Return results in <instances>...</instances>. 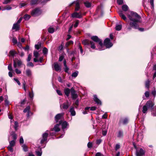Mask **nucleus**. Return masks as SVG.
Wrapping results in <instances>:
<instances>
[{
    "instance_id": "de8ad7c7",
    "label": "nucleus",
    "mask_w": 156,
    "mask_h": 156,
    "mask_svg": "<svg viewBox=\"0 0 156 156\" xmlns=\"http://www.w3.org/2000/svg\"><path fill=\"white\" fill-rule=\"evenodd\" d=\"M144 94L146 98H148L150 96V93L149 91H147Z\"/></svg>"
},
{
    "instance_id": "ea45409f",
    "label": "nucleus",
    "mask_w": 156,
    "mask_h": 156,
    "mask_svg": "<svg viewBox=\"0 0 156 156\" xmlns=\"http://www.w3.org/2000/svg\"><path fill=\"white\" fill-rule=\"evenodd\" d=\"M54 29L52 27H50L48 29V31L51 33H53L54 31Z\"/></svg>"
},
{
    "instance_id": "ddd939ff",
    "label": "nucleus",
    "mask_w": 156,
    "mask_h": 156,
    "mask_svg": "<svg viewBox=\"0 0 156 156\" xmlns=\"http://www.w3.org/2000/svg\"><path fill=\"white\" fill-rule=\"evenodd\" d=\"M72 16L73 18H81L82 17V14L81 12H74L72 14Z\"/></svg>"
},
{
    "instance_id": "39448f33",
    "label": "nucleus",
    "mask_w": 156,
    "mask_h": 156,
    "mask_svg": "<svg viewBox=\"0 0 156 156\" xmlns=\"http://www.w3.org/2000/svg\"><path fill=\"white\" fill-rule=\"evenodd\" d=\"M63 113H61L57 114L55 117V121L57 122L59 121V124H61L62 122V119L63 118Z\"/></svg>"
},
{
    "instance_id": "e2e57ef3",
    "label": "nucleus",
    "mask_w": 156,
    "mask_h": 156,
    "mask_svg": "<svg viewBox=\"0 0 156 156\" xmlns=\"http://www.w3.org/2000/svg\"><path fill=\"white\" fill-rule=\"evenodd\" d=\"M64 58V56L63 55H62L60 56L59 58V61L60 62L62 61L63 60Z\"/></svg>"
},
{
    "instance_id": "c756f323",
    "label": "nucleus",
    "mask_w": 156,
    "mask_h": 156,
    "mask_svg": "<svg viewBox=\"0 0 156 156\" xmlns=\"http://www.w3.org/2000/svg\"><path fill=\"white\" fill-rule=\"evenodd\" d=\"M30 17V16L29 15H28L27 14H26L24 15L23 16V18L25 20H28Z\"/></svg>"
},
{
    "instance_id": "412c9836",
    "label": "nucleus",
    "mask_w": 156,
    "mask_h": 156,
    "mask_svg": "<svg viewBox=\"0 0 156 156\" xmlns=\"http://www.w3.org/2000/svg\"><path fill=\"white\" fill-rule=\"evenodd\" d=\"M20 28L19 24H18L16 23L14 24L13 27H12V29L15 30L16 31L19 30Z\"/></svg>"
},
{
    "instance_id": "09e8293b",
    "label": "nucleus",
    "mask_w": 156,
    "mask_h": 156,
    "mask_svg": "<svg viewBox=\"0 0 156 156\" xmlns=\"http://www.w3.org/2000/svg\"><path fill=\"white\" fill-rule=\"evenodd\" d=\"M22 147L23 148V150L25 151H27V146L26 145H23L22 146Z\"/></svg>"
},
{
    "instance_id": "2f4dec72",
    "label": "nucleus",
    "mask_w": 156,
    "mask_h": 156,
    "mask_svg": "<svg viewBox=\"0 0 156 156\" xmlns=\"http://www.w3.org/2000/svg\"><path fill=\"white\" fill-rule=\"evenodd\" d=\"M128 119L127 118H124L122 121V123L123 124H126L128 122Z\"/></svg>"
},
{
    "instance_id": "f704fd0d",
    "label": "nucleus",
    "mask_w": 156,
    "mask_h": 156,
    "mask_svg": "<svg viewBox=\"0 0 156 156\" xmlns=\"http://www.w3.org/2000/svg\"><path fill=\"white\" fill-rule=\"evenodd\" d=\"M30 106H27L23 110V112L24 113L28 112H30Z\"/></svg>"
},
{
    "instance_id": "1a4fd4ad",
    "label": "nucleus",
    "mask_w": 156,
    "mask_h": 156,
    "mask_svg": "<svg viewBox=\"0 0 156 156\" xmlns=\"http://www.w3.org/2000/svg\"><path fill=\"white\" fill-rule=\"evenodd\" d=\"M48 136V133H45L43 134L42 135V137L40 139V143L42 144L44 143V142L47 141V137Z\"/></svg>"
},
{
    "instance_id": "f257e3e1",
    "label": "nucleus",
    "mask_w": 156,
    "mask_h": 156,
    "mask_svg": "<svg viewBox=\"0 0 156 156\" xmlns=\"http://www.w3.org/2000/svg\"><path fill=\"white\" fill-rule=\"evenodd\" d=\"M127 16L131 21L129 23L130 27H128V29L130 30L132 27L134 29L138 28V23L140 22V16L137 13L133 12H131L130 15H128Z\"/></svg>"
},
{
    "instance_id": "6ab92c4d",
    "label": "nucleus",
    "mask_w": 156,
    "mask_h": 156,
    "mask_svg": "<svg viewBox=\"0 0 156 156\" xmlns=\"http://www.w3.org/2000/svg\"><path fill=\"white\" fill-rule=\"evenodd\" d=\"M143 136L142 133H138L137 137V140L138 141L141 140L143 139Z\"/></svg>"
},
{
    "instance_id": "f3484780",
    "label": "nucleus",
    "mask_w": 156,
    "mask_h": 156,
    "mask_svg": "<svg viewBox=\"0 0 156 156\" xmlns=\"http://www.w3.org/2000/svg\"><path fill=\"white\" fill-rule=\"evenodd\" d=\"M60 124H57L54 126V128L52 129V131H55V132H57L60 131L59 126Z\"/></svg>"
},
{
    "instance_id": "37998d69",
    "label": "nucleus",
    "mask_w": 156,
    "mask_h": 156,
    "mask_svg": "<svg viewBox=\"0 0 156 156\" xmlns=\"http://www.w3.org/2000/svg\"><path fill=\"white\" fill-rule=\"evenodd\" d=\"M16 52L15 51L11 50L9 52V54L10 55L13 56L15 54Z\"/></svg>"
},
{
    "instance_id": "864d4df0",
    "label": "nucleus",
    "mask_w": 156,
    "mask_h": 156,
    "mask_svg": "<svg viewBox=\"0 0 156 156\" xmlns=\"http://www.w3.org/2000/svg\"><path fill=\"white\" fill-rule=\"evenodd\" d=\"M12 9V7L10 6H6L5 8H4L3 10H9Z\"/></svg>"
},
{
    "instance_id": "cd10ccee",
    "label": "nucleus",
    "mask_w": 156,
    "mask_h": 156,
    "mask_svg": "<svg viewBox=\"0 0 156 156\" xmlns=\"http://www.w3.org/2000/svg\"><path fill=\"white\" fill-rule=\"evenodd\" d=\"M148 108L146 106V105H144L143 107L142 112L144 113H146L147 112V109Z\"/></svg>"
},
{
    "instance_id": "774afa93",
    "label": "nucleus",
    "mask_w": 156,
    "mask_h": 156,
    "mask_svg": "<svg viewBox=\"0 0 156 156\" xmlns=\"http://www.w3.org/2000/svg\"><path fill=\"white\" fill-rule=\"evenodd\" d=\"M95 156H104V155L101 153L98 152L96 154Z\"/></svg>"
},
{
    "instance_id": "bf43d9fd",
    "label": "nucleus",
    "mask_w": 156,
    "mask_h": 156,
    "mask_svg": "<svg viewBox=\"0 0 156 156\" xmlns=\"http://www.w3.org/2000/svg\"><path fill=\"white\" fill-rule=\"evenodd\" d=\"M15 72L17 74H20L21 73V71L20 70L16 68L15 69Z\"/></svg>"
},
{
    "instance_id": "79ce46f5",
    "label": "nucleus",
    "mask_w": 156,
    "mask_h": 156,
    "mask_svg": "<svg viewBox=\"0 0 156 156\" xmlns=\"http://www.w3.org/2000/svg\"><path fill=\"white\" fill-rule=\"evenodd\" d=\"M11 135L12 136L13 139L14 140H15L16 139V135L15 133L13 132L11 134Z\"/></svg>"
},
{
    "instance_id": "f8f14e48",
    "label": "nucleus",
    "mask_w": 156,
    "mask_h": 156,
    "mask_svg": "<svg viewBox=\"0 0 156 156\" xmlns=\"http://www.w3.org/2000/svg\"><path fill=\"white\" fill-rule=\"evenodd\" d=\"M71 93L72 98L73 99H75L77 98L78 96L76 93L75 90L73 88H72L71 89Z\"/></svg>"
},
{
    "instance_id": "13d9d810",
    "label": "nucleus",
    "mask_w": 156,
    "mask_h": 156,
    "mask_svg": "<svg viewBox=\"0 0 156 156\" xmlns=\"http://www.w3.org/2000/svg\"><path fill=\"white\" fill-rule=\"evenodd\" d=\"M87 147L89 148H91L92 147V143L89 142L87 144Z\"/></svg>"
},
{
    "instance_id": "6e6d98bb",
    "label": "nucleus",
    "mask_w": 156,
    "mask_h": 156,
    "mask_svg": "<svg viewBox=\"0 0 156 156\" xmlns=\"http://www.w3.org/2000/svg\"><path fill=\"white\" fill-rule=\"evenodd\" d=\"M117 2L119 5H121L123 3V0H117Z\"/></svg>"
},
{
    "instance_id": "e433bc0d",
    "label": "nucleus",
    "mask_w": 156,
    "mask_h": 156,
    "mask_svg": "<svg viewBox=\"0 0 156 156\" xmlns=\"http://www.w3.org/2000/svg\"><path fill=\"white\" fill-rule=\"evenodd\" d=\"M78 71H76L73 73L72 74V76L73 77H76L77 76V75H78Z\"/></svg>"
},
{
    "instance_id": "a211bd4d",
    "label": "nucleus",
    "mask_w": 156,
    "mask_h": 156,
    "mask_svg": "<svg viewBox=\"0 0 156 156\" xmlns=\"http://www.w3.org/2000/svg\"><path fill=\"white\" fill-rule=\"evenodd\" d=\"M69 112L72 116H75L76 115V112L73 107H72L70 109Z\"/></svg>"
},
{
    "instance_id": "9d476101",
    "label": "nucleus",
    "mask_w": 156,
    "mask_h": 156,
    "mask_svg": "<svg viewBox=\"0 0 156 156\" xmlns=\"http://www.w3.org/2000/svg\"><path fill=\"white\" fill-rule=\"evenodd\" d=\"M79 3L80 0H77L76 1H74L72 2V3L69 4V6H71L73 5V4L75 3L76 4V7L75 9V10L76 11H77L80 8Z\"/></svg>"
},
{
    "instance_id": "5fc2aeb1",
    "label": "nucleus",
    "mask_w": 156,
    "mask_h": 156,
    "mask_svg": "<svg viewBox=\"0 0 156 156\" xmlns=\"http://www.w3.org/2000/svg\"><path fill=\"white\" fill-rule=\"evenodd\" d=\"M120 148V145L119 144H117L115 146V150L116 151H117Z\"/></svg>"
},
{
    "instance_id": "c9c22d12",
    "label": "nucleus",
    "mask_w": 156,
    "mask_h": 156,
    "mask_svg": "<svg viewBox=\"0 0 156 156\" xmlns=\"http://www.w3.org/2000/svg\"><path fill=\"white\" fill-rule=\"evenodd\" d=\"M15 141L14 140H12L9 142V146L13 147L15 144Z\"/></svg>"
},
{
    "instance_id": "69168bd1",
    "label": "nucleus",
    "mask_w": 156,
    "mask_h": 156,
    "mask_svg": "<svg viewBox=\"0 0 156 156\" xmlns=\"http://www.w3.org/2000/svg\"><path fill=\"white\" fill-rule=\"evenodd\" d=\"M27 66H29L33 67L34 65L33 63L31 62H29L27 64Z\"/></svg>"
},
{
    "instance_id": "72a5a7b5",
    "label": "nucleus",
    "mask_w": 156,
    "mask_h": 156,
    "mask_svg": "<svg viewBox=\"0 0 156 156\" xmlns=\"http://www.w3.org/2000/svg\"><path fill=\"white\" fill-rule=\"evenodd\" d=\"M39 0H32L31 2V4L32 5H34L37 4Z\"/></svg>"
},
{
    "instance_id": "052dcab7",
    "label": "nucleus",
    "mask_w": 156,
    "mask_h": 156,
    "mask_svg": "<svg viewBox=\"0 0 156 156\" xmlns=\"http://www.w3.org/2000/svg\"><path fill=\"white\" fill-rule=\"evenodd\" d=\"M79 21L78 20H76V23L74 25V27H75V28H76V27L78 24H79Z\"/></svg>"
},
{
    "instance_id": "603ef678",
    "label": "nucleus",
    "mask_w": 156,
    "mask_h": 156,
    "mask_svg": "<svg viewBox=\"0 0 156 156\" xmlns=\"http://www.w3.org/2000/svg\"><path fill=\"white\" fill-rule=\"evenodd\" d=\"M8 148L9 150V151L11 152H13V149L12 148V147L9 146L8 147Z\"/></svg>"
},
{
    "instance_id": "680f3d73",
    "label": "nucleus",
    "mask_w": 156,
    "mask_h": 156,
    "mask_svg": "<svg viewBox=\"0 0 156 156\" xmlns=\"http://www.w3.org/2000/svg\"><path fill=\"white\" fill-rule=\"evenodd\" d=\"M8 69L10 71H12V65L11 64H10L8 65Z\"/></svg>"
},
{
    "instance_id": "7ed1b4c3",
    "label": "nucleus",
    "mask_w": 156,
    "mask_h": 156,
    "mask_svg": "<svg viewBox=\"0 0 156 156\" xmlns=\"http://www.w3.org/2000/svg\"><path fill=\"white\" fill-rule=\"evenodd\" d=\"M134 147L136 149V156H144V155L145 152V150L141 148H136L135 146H134Z\"/></svg>"
},
{
    "instance_id": "3c124183",
    "label": "nucleus",
    "mask_w": 156,
    "mask_h": 156,
    "mask_svg": "<svg viewBox=\"0 0 156 156\" xmlns=\"http://www.w3.org/2000/svg\"><path fill=\"white\" fill-rule=\"evenodd\" d=\"M29 93L30 97L31 98V99H33L34 97V94L33 91H32V92H29Z\"/></svg>"
},
{
    "instance_id": "393cba45",
    "label": "nucleus",
    "mask_w": 156,
    "mask_h": 156,
    "mask_svg": "<svg viewBox=\"0 0 156 156\" xmlns=\"http://www.w3.org/2000/svg\"><path fill=\"white\" fill-rule=\"evenodd\" d=\"M73 44V42L72 41H70L67 42L65 45V47L66 48H68L69 46L71 45H72Z\"/></svg>"
},
{
    "instance_id": "423d86ee",
    "label": "nucleus",
    "mask_w": 156,
    "mask_h": 156,
    "mask_svg": "<svg viewBox=\"0 0 156 156\" xmlns=\"http://www.w3.org/2000/svg\"><path fill=\"white\" fill-rule=\"evenodd\" d=\"M41 13V11L39 9L36 8L32 11L31 14L33 16H36L40 15Z\"/></svg>"
},
{
    "instance_id": "a18cd8bd",
    "label": "nucleus",
    "mask_w": 156,
    "mask_h": 156,
    "mask_svg": "<svg viewBox=\"0 0 156 156\" xmlns=\"http://www.w3.org/2000/svg\"><path fill=\"white\" fill-rule=\"evenodd\" d=\"M14 124V128L15 130H16L17 129V127H18V123L16 121L15 122Z\"/></svg>"
},
{
    "instance_id": "4d7b16f0",
    "label": "nucleus",
    "mask_w": 156,
    "mask_h": 156,
    "mask_svg": "<svg viewBox=\"0 0 156 156\" xmlns=\"http://www.w3.org/2000/svg\"><path fill=\"white\" fill-rule=\"evenodd\" d=\"M79 49H80V53L81 54L83 53V50L82 47L80 45H79Z\"/></svg>"
},
{
    "instance_id": "c03bdc74",
    "label": "nucleus",
    "mask_w": 156,
    "mask_h": 156,
    "mask_svg": "<svg viewBox=\"0 0 156 156\" xmlns=\"http://www.w3.org/2000/svg\"><path fill=\"white\" fill-rule=\"evenodd\" d=\"M150 3L151 6V8L152 9H153L154 7V0H150Z\"/></svg>"
},
{
    "instance_id": "b1692460",
    "label": "nucleus",
    "mask_w": 156,
    "mask_h": 156,
    "mask_svg": "<svg viewBox=\"0 0 156 156\" xmlns=\"http://www.w3.org/2000/svg\"><path fill=\"white\" fill-rule=\"evenodd\" d=\"M122 10L125 12L127 11L129 9L128 7L126 5L122 6Z\"/></svg>"
},
{
    "instance_id": "a878e982",
    "label": "nucleus",
    "mask_w": 156,
    "mask_h": 156,
    "mask_svg": "<svg viewBox=\"0 0 156 156\" xmlns=\"http://www.w3.org/2000/svg\"><path fill=\"white\" fill-rule=\"evenodd\" d=\"M123 133L122 131L119 130L118 132L117 137L119 138H121L123 136Z\"/></svg>"
},
{
    "instance_id": "f03ea898",
    "label": "nucleus",
    "mask_w": 156,
    "mask_h": 156,
    "mask_svg": "<svg viewBox=\"0 0 156 156\" xmlns=\"http://www.w3.org/2000/svg\"><path fill=\"white\" fill-rule=\"evenodd\" d=\"M91 39L94 41L98 43L100 45L99 48V49L100 50H103L104 49L102 48L103 43L102 41L97 36H93L91 37Z\"/></svg>"
},
{
    "instance_id": "4c0bfd02",
    "label": "nucleus",
    "mask_w": 156,
    "mask_h": 156,
    "mask_svg": "<svg viewBox=\"0 0 156 156\" xmlns=\"http://www.w3.org/2000/svg\"><path fill=\"white\" fill-rule=\"evenodd\" d=\"M48 49L44 47L43 48V53L44 55H45L47 54L48 53Z\"/></svg>"
},
{
    "instance_id": "20e7f679",
    "label": "nucleus",
    "mask_w": 156,
    "mask_h": 156,
    "mask_svg": "<svg viewBox=\"0 0 156 156\" xmlns=\"http://www.w3.org/2000/svg\"><path fill=\"white\" fill-rule=\"evenodd\" d=\"M82 44L84 45H91V48L92 49H95V46L94 42L91 41H90L86 39L83 40L82 42Z\"/></svg>"
},
{
    "instance_id": "0eeeda50",
    "label": "nucleus",
    "mask_w": 156,
    "mask_h": 156,
    "mask_svg": "<svg viewBox=\"0 0 156 156\" xmlns=\"http://www.w3.org/2000/svg\"><path fill=\"white\" fill-rule=\"evenodd\" d=\"M104 44L107 48H110L113 45V44L110 42V39L108 38H106L105 40Z\"/></svg>"
},
{
    "instance_id": "c85d7f7f",
    "label": "nucleus",
    "mask_w": 156,
    "mask_h": 156,
    "mask_svg": "<svg viewBox=\"0 0 156 156\" xmlns=\"http://www.w3.org/2000/svg\"><path fill=\"white\" fill-rule=\"evenodd\" d=\"M26 74L28 76H30L32 74L31 72L29 69H27L26 71Z\"/></svg>"
},
{
    "instance_id": "dca6fc26",
    "label": "nucleus",
    "mask_w": 156,
    "mask_h": 156,
    "mask_svg": "<svg viewBox=\"0 0 156 156\" xmlns=\"http://www.w3.org/2000/svg\"><path fill=\"white\" fill-rule=\"evenodd\" d=\"M118 13L119 15L122 19L124 20H126V18L123 13V12L122 11L120 10L119 11Z\"/></svg>"
},
{
    "instance_id": "bb28decb",
    "label": "nucleus",
    "mask_w": 156,
    "mask_h": 156,
    "mask_svg": "<svg viewBox=\"0 0 156 156\" xmlns=\"http://www.w3.org/2000/svg\"><path fill=\"white\" fill-rule=\"evenodd\" d=\"M122 27V25L117 24L116 25V26L115 27V29L116 30L119 31L121 30Z\"/></svg>"
},
{
    "instance_id": "5701e85b",
    "label": "nucleus",
    "mask_w": 156,
    "mask_h": 156,
    "mask_svg": "<svg viewBox=\"0 0 156 156\" xmlns=\"http://www.w3.org/2000/svg\"><path fill=\"white\" fill-rule=\"evenodd\" d=\"M70 91L71 90H70V89L68 88H66L64 89V93L67 97L69 96Z\"/></svg>"
},
{
    "instance_id": "338daca9",
    "label": "nucleus",
    "mask_w": 156,
    "mask_h": 156,
    "mask_svg": "<svg viewBox=\"0 0 156 156\" xmlns=\"http://www.w3.org/2000/svg\"><path fill=\"white\" fill-rule=\"evenodd\" d=\"M32 55L30 54H29L28 55V57L27 59V61L28 62H30L31 60Z\"/></svg>"
},
{
    "instance_id": "49530a36",
    "label": "nucleus",
    "mask_w": 156,
    "mask_h": 156,
    "mask_svg": "<svg viewBox=\"0 0 156 156\" xmlns=\"http://www.w3.org/2000/svg\"><path fill=\"white\" fill-rule=\"evenodd\" d=\"M11 0H5V1L3 2V3L4 4H7L10 3Z\"/></svg>"
},
{
    "instance_id": "7c9ffc66",
    "label": "nucleus",
    "mask_w": 156,
    "mask_h": 156,
    "mask_svg": "<svg viewBox=\"0 0 156 156\" xmlns=\"http://www.w3.org/2000/svg\"><path fill=\"white\" fill-rule=\"evenodd\" d=\"M85 6L87 8H89L91 6V3L88 1H87L84 2Z\"/></svg>"
},
{
    "instance_id": "aec40b11",
    "label": "nucleus",
    "mask_w": 156,
    "mask_h": 156,
    "mask_svg": "<svg viewBox=\"0 0 156 156\" xmlns=\"http://www.w3.org/2000/svg\"><path fill=\"white\" fill-rule=\"evenodd\" d=\"M70 105H69V103L68 101H67L65 103H64L62 108L64 109H67Z\"/></svg>"
},
{
    "instance_id": "58836bf2",
    "label": "nucleus",
    "mask_w": 156,
    "mask_h": 156,
    "mask_svg": "<svg viewBox=\"0 0 156 156\" xmlns=\"http://www.w3.org/2000/svg\"><path fill=\"white\" fill-rule=\"evenodd\" d=\"M34 56L35 58H37L39 56V53L36 51H34Z\"/></svg>"
},
{
    "instance_id": "6e6552de",
    "label": "nucleus",
    "mask_w": 156,
    "mask_h": 156,
    "mask_svg": "<svg viewBox=\"0 0 156 156\" xmlns=\"http://www.w3.org/2000/svg\"><path fill=\"white\" fill-rule=\"evenodd\" d=\"M22 64V62L20 60L16 58L13 60V66L15 68H16L17 66H20Z\"/></svg>"
},
{
    "instance_id": "a19ab883",
    "label": "nucleus",
    "mask_w": 156,
    "mask_h": 156,
    "mask_svg": "<svg viewBox=\"0 0 156 156\" xmlns=\"http://www.w3.org/2000/svg\"><path fill=\"white\" fill-rule=\"evenodd\" d=\"M36 153L37 156H41L42 154L41 150V149L40 151H36Z\"/></svg>"
},
{
    "instance_id": "0e129e2a",
    "label": "nucleus",
    "mask_w": 156,
    "mask_h": 156,
    "mask_svg": "<svg viewBox=\"0 0 156 156\" xmlns=\"http://www.w3.org/2000/svg\"><path fill=\"white\" fill-rule=\"evenodd\" d=\"M14 81H15L16 82V83H17V84H18V85H20L21 83H20V82L19 80L17 79L14 78Z\"/></svg>"
},
{
    "instance_id": "9b49d317",
    "label": "nucleus",
    "mask_w": 156,
    "mask_h": 156,
    "mask_svg": "<svg viewBox=\"0 0 156 156\" xmlns=\"http://www.w3.org/2000/svg\"><path fill=\"white\" fill-rule=\"evenodd\" d=\"M154 105V104L153 102L149 100L146 102L145 105H146V106L148 108H150L151 109H152Z\"/></svg>"
},
{
    "instance_id": "8fccbe9b",
    "label": "nucleus",
    "mask_w": 156,
    "mask_h": 156,
    "mask_svg": "<svg viewBox=\"0 0 156 156\" xmlns=\"http://www.w3.org/2000/svg\"><path fill=\"white\" fill-rule=\"evenodd\" d=\"M12 41L13 43L15 44L16 43H17V40H16V39L15 37H13L12 39Z\"/></svg>"
},
{
    "instance_id": "4468645a",
    "label": "nucleus",
    "mask_w": 156,
    "mask_h": 156,
    "mask_svg": "<svg viewBox=\"0 0 156 156\" xmlns=\"http://www.w3.org/2000/svg\"><path fill=\"white\" fill-rule=\"evenodd\" d=\"M53 66L55 70L58 72L60 71L61 70V66L58 64L57 63H55L53 65Z\"/></svg>"
},
{
    "instance_id": "2eb2a0df",
    "label": "nucleus",
    "mask_w": 156,
    "mask_h": 156,
    "mask_svg": "<svg viewBox=\"0 0 156 156\" xmlns=\"http://www.w3.org/2000/svg\"><path fill=\"white\" fill-rule=\"evenodd\" d=\"M94 101L98 104V105H101V102L100 101L99 99L97 97V96L96 95H94Z\"/></svg>"
},
{
    "instance_id": "4be33fe9",
    "label": "nucleus",
    "mask_w": 156,
    "mask_h": 156,
    "mask_svg": "<svg viewBox=\"0 0 156 156\" xmlns=\"http://www.w3.org/2000/svg\"><path fill=\"white\" fill-rule=\"evenodd\" d=\"M61 124L62 125V129L64 131L68 125V124L66 121H64L63 122H62Z\"/></svg>"
},
{
    "instance_id": "473e14b6",
    "label": "nucleus",
    "mask_w": 156,
    "mask_h": 156,
    "mask_svg": "<svg viewBox=\"0 0 156 156\" xmlns=\"http://www.w3.org/2000/svg\"><path fill=\"white\" fill-rule=\"evenodd\" d=\"M150 83V81L148 80H147L145 82V87L148 89L149 87Z\"/></svg>"
}]
</instances>
